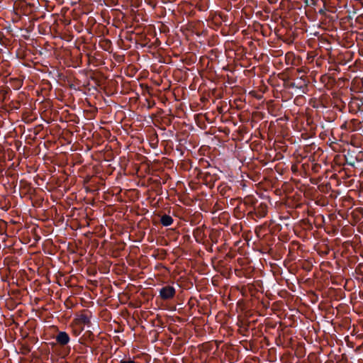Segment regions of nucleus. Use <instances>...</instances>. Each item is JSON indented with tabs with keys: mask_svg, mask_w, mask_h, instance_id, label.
<instances>
[{
	"mask_svg": "<svg viewBox=\"0 0 363 363\" xmlns=\"http://www.w3.org/2000/svg\"><path fill=\"white\" fill-rule=\"evenodd\" d=\"M174 222V219L169 215L164 214L160 218V223L163 226L167 227L171 225Z\"/></svg>",
	"mask_w": 363,
	"mask_h": 363,
	"instance_id": "6e6552de",
	"label": "nucleus"
},
{
	"mask_svg": "<svg viewBox=\"0 0 363 363\" xmlns=\"http://www.w3.org/2000/svg\"><path fill=\"white\" fill-rule=\"evenodd\" d=\"M248 199V196H246L245 198L244 201H241L237 206L236 209V214L237 216L239 218H245L246 217V219L248 220L250 216V210L248 209V203L247 201V199Z\"/></svg>",
	"mask_w": 363,
	"mask_h": 363,
	"instance_id": "7ed1b4c3",
	"label": "nucleus"
},
{
	"mask_svg": "<svg viewBox=\"0 0 363 363\" xmlns=\"http://www.w3.org/2000/svg\"><path fill=\"white\" fill-rule=\"evenodd\" d=\"M26 350H27L28 352L30 351V350L29 348H27Z\"/></svg>",
	"mask_w": 363,
	"mask_h": 363,
	"instance_id": "4be33fe9",
	"label": "nucleus"
},
{
	"mask_svg": "<svg viewBox=\"0 0 363 363\" xmlns=\"http://www.w3.org/2000/svg\"><path fill=\"white\" fill-rule=\"evenodd\" d=\"M242 182H244L243 181ZM243 187H247V184L245 183H243Z\"/></svg>",
	"mask_w": 363,
	"mask_h": 363,
	"instance_id": "412c9836",
	"label": "nucleus"
},
{
	"mask_svg": "<svg viewBox=\"0 0 363 363\" xmlns=\"http://www.w3.org/2000/svg\"><path fill=\"white\" fill-rule=\"evenodd\" d=\"M247 52L246 51V49L245 48H242L240 50H237V52H236V55L238 56H240V57L243 58V57L245 56V60H247ZM247 63L249 64V62L248 60H247Z\"/></svg>",
	"mask_w": 363,
	"mask_h": 363,
	"instance_id": "1a4fd4ad",
	"label": "nucleus"
},
{
	"mask_svg": "<svg viewBox=\"0 0 363 363\" xmlns=\"http://www.w3.org/2000/svg\"><path fill=\"white\" fill-rule=\"evenodd\" d=\"M84 330V328H81L79 330H73V333L74 335L77 337L78 335H79V334L82 333V331Z\"/></svg>",
	"mask_w": 363,
	"mask_h": 363,
	"instance_id": "f8f14e48",
	"label": "nucleus"
},
{
	"mask_svg": "<svg viewBox=\"0 0 363 363\" xmlns=\"http://www.w3.org/2000/svg\"><path fill=\"white\" fill-rule=\"evenodd\" d=\"M255 69H256V68L253 67L252 70L251 69V73L252 72V71L254 72V73H255Z\"/></svg>",
	"mask_w": 363,
	"mask_h": 363,
	"instance_id": "aec40b11",
	"label": "nucleus"
},
{
	"mask_svg": "<svg viewBox=\"0 0 363 363\" xmlns=\"http://www.w3.org/2000/svg\"><path fill=\"white\" fill-rule=\"evenodd\" d=\"M253 287L257 291H259V289H262L261 283L259 281H257L256 284H251V296H252L254 294H252Z\"/></svg>",
	"mask_w": 363,
	"mask_h": 363,
	"instance_id": "9d476101",
	"label": "nucleus"
},
{
	"mask_svg": "<svg viewBox=\"0 0 363 363\" xmlns=\"http://www.w3.org/2000/svg\"><path fill=\"white\" fill-rule=\"evenodd\" d=\"M252 118H262V113H259V112H255L252 113Z\"/></svg>",
	"mask_w": 363,
	"mask_h": 363,
	"instance_id": "ddd939ff",
	"label": "nucleus"
},
{
	"mask_svg": "<svg viewBox=\"0 0 363 363\" xmlns=\"http://www.w3.org/2000/svg\"><path fill=\"white\" fill-rule=\"evenodd\" d=\"M119 363H136L135 361L128 359H122Z\"/></svg>",
	"mask_w": 363,
	"mask_h": 363,
	"instance_id": "4468645a",
	"label": "nucleus"
},
{
	"mask_svg": "<svg viewBox=\"0 0 363 363\" xmlns=\"http://www.w3.org/2000/svg\"><path fill=\"white\" fill-rule=\"evenodd\" d=\"M243 67H247V65H242Z\"/></svg>",
	"mask_w": 363,
	"mask_h": 363,
	"instance_id": "5701e85b",
	"label": "nucleus"
},
{
	"mask_svg": "<svg viewBox=\"0 0 363 363\" xmlns=\"http://www.w3.org/2000/svg\"><path fill=\"white\" fill-rule=\"evenodd\" d=\"M55 340L60 346H65L69 342L70 337L66 332L59 331L55 336Z\"/></svg>",
	"mask_w": 363,
	"mask_h": 363,
	"instance_id": "39448f33",
	"label": "nucleus"
},
{
	"mask_svg": "<svg viewBox=\"0 0 363 363\" xmlns=\"http://www.w3.org/2000/svg\"><path fill=\"white\" fill-rule=\"evenodd\" d=\"M91 312L86 311L79 315L77 320L80 324L86 325L87 326H89V324L91 323Z\"/></svg>",
	"mask_w": 363,
	"mask_h": 363,
	"instance_id": "0eeeda50",
	"label": "nucleus"
},
{
	"mask_svg": "<svg viewBox=\"0 0 363 363\" xmlns=\"http://www.w3.org/2000/svg\"><path fill=\"white\" fill-rule=\"evenodd\" d=\"M86 335L87 337L90 340H94V334L91 332V331H86L84 336Z\"/></svg>",
	"mask_w": 363,
	"mask_h": 363,
	"instance_id": "9b49d317",
	"label": "nucleus"
},
{
	"mask_svg": "<svg viewBox=\"0 0 363 363\" xmlns=\"http://www.w3.org/2000/svg\"><path fill=\"white\" fill-rule=\"evenodd\" d=\"M253 26H254V28H255V31H257L261 28L260 24L257 23H255Z\"/></svg>",
	"mask_w": 363,
	"mask_h": 363,
	"instance_id": "2eb2a0df",
	"label": "nucleus"
},
{
	"mask_svg": "<svg viewBox=\"0 0 363 363\" xmlns=\"http://www.w3.org/2000/svg\"><path fill=\"white\" fill-rule=\"evenodd\" d=\"M254 206L255 213L259 217H264L267 214V205L264 203H259L257 206V202H254L251 199V206Z\"/></svg>",
	"mask_w": 363,
	"mask_h": 363,
	"instance_id": "423d86ee",
	"label": "nucleus"
},
{
	"mask_svg": "<svg viewBox=\"0 0 363 363\" xmlns=\"http://www.w3.org/2000/svg\"><path fill=\"white\" fill-rule=\"evenodd\" d=\"M262 230V228H259L255 229V233L257 234V237H259V232Z\"/></svg>",
	"mask_w": 363,
	"mask_h": 363,
	"instance_id": "f3484780",
	"label": "nucleus"
},
{
	"mask_svg": "<svg viewBox=\"0 0 363 363\" xmlns=\"http://www.w3.org/2000/svg\"><path fill=\"white\" fill-rule=\"evenodd\" d=\"M247 159L246 157L244 158L243 161H242V163L243 164L245 163L247 164V166L250 164L249 162H246Z\"/></svg>",
	"mask_w": 363,
	"mask_h": 363,
	"instance_id": "a211bd4d",
	"label": "nucleus"
},
{
	"mask_svg": "<svg viewBox=\"0 0 363 363\" xmlns=\"http://www.w3.org/2000/svg\"><path fill=\"white\" fill-rule=\"evenodd\" d=\"M16 82H17V83H18V85L16 86V89H19V88H20L21 84H20V82H18V81H16Z\"/></svg>",
	"mask_w": 363,
	"mask_h": 363,
	"instance_id": "6ab92c4d",
	"label": "nucleus"
},
{
	"mask_svg": "<svg viewBox=\"0 0 363 363\" xmlns=\"http://www.w3.org/2000/svg\"><path fill=\"white\" fill-rule=\"evenodd\" d=\"M253 92H254V91H251V92H250L251 96H255L257 99H261L262 98V95L261 94H254Z\"/></svg>",
	"mask_w": 363,
	"mask_h": 363,
	"instance_id": "dca6fc26",
	"label": "nucleus"
},
{
	"mask_svg": "<svg viewBox=\"0 0 363 363\" xmlns=\"http://www.w3.org/2000/svg\"><path fill=\"white\" fill-rule=\"evenodd\" d=\"M243 240H240L235 243L239 257L237 259L238 264L235 271L238 277L248 278L250 277V257L248 252L250 239L245 232L243 233Z\"/></svg>",
	"mask_w": 363,
	"mask_h": 363,
	"instance_id": "f257e3e1",
	"label": "nucleus"
},
{
	"mask_svg": "<svg viewBox=\"0 0 363 363\" xmlns=\"http://www.w3.org/2000/svg\"><path fill=\"white\" fill-rule=\"evenodd\" d=\"M176 290L174 287L170 285L163 286L160 289V296L162 299L167 301L174 297Z\"/></svg>",
	"mask_w": 363,
	"mask_h": 363,
	"instance_id": "20e7f679",
	"label": "nucleus"
},
{
	"mask_svg": "<svg viewBox=\"0 0 363 363\" xmlns=\"http://www.w3.org/2000/svg\"><path fill=\"white\" fill-rule=\"evenodd\" d=\"M239 328L238 331L244 339L240 340V345L238 346L239 352H241L242 349L245 351L249 350L250 342L246 339L247 337V333L248 332V327L250 325V321L247 314L245 313L244 315H239Z\"/></svg>",
	"mask_w": 363,
	"mask_h": 363,
	"instance_id": "f03ea898",
	"label": "nucleus"
}]
</instances>
